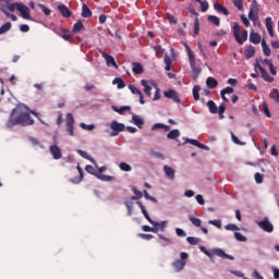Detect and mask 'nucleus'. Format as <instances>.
Returning a JSON list of instances; mask_svg holds the SVG:
<instances>
[{
	"label": "nucleus",
	"mask_w": 279,
	"mask_h": 279,
	"mask_svg": "<svg viewBox=\"0 0 279 279\" xmlns=\"http://www.w3.org/2000/svg\"><path fill=\"white\" fill-rule=\"evenodd\" d=\"M195 1H197V3L201 4V10H202V12H208V8H209L208 1H206V0H204V1H202V0H195Z\"/></svg>",
	"instance_id": "nucleus-45"
},
{
	"label": "nucleus",
	"mask_w": 279,
	"mask_h": 279,
	"mask_svg": "<svg viewBox=\"0 0 279 279\" xmlns=\"http://www.w3.org/2000/svg\"><path fill=\"white\" fill-rule=\"evenodd\" d=\"M142 230H143V232H154L155 234L158 233V229L156 227L151 228V227H149L147 225H144L142 227Z\"/></svg>",
	"instance_id": "nucleus-47"
},
{
	"label": "nucleus",
	"mask_w": 279,
	"mask_h": 279,
	"mask_svg": "<svg viewBox=\"0 0 279 279\" xmlns=\"http://www.w3.org/2000/svg\"><path fill=\"white\" fill-rule=\"evenodd\" d=\"M144 197H145V199H149L150 202H154V204H156L158 202V199H156V197L149 195L147 190H144Z\"/></svg>",
	"instance_id": "nucleus-58"
},
{
	"label": "nucleus",
	"mask_w": 279,
	"mask_h": 279,
	"mask_svg": "<svg viewBox=\"0 0 279 279\" xmlns=\"http://www.w3.org/2000/svg\"><path fill=\"white\" fill-rule=\"evenodd\" d=\"M199 90H202V87L199 85H195L193 87V97L195 101H199Z\"/></svg>",
	"instance_id": "nucleus-39"
},
{
	"label": "nucleus",
	"mask_w": 279,
	"mask_h": 279,
	"mask_svg": "<svg viewBox=\"0 0 279 279\" xmlns=\"http://www.w3.org/2000/svg\"><path fill=\"white\" fill-rule=\"evenodd\" d=\"M85 171L87 173H90V175H95L97 178V175H99V173L95 170V167H93L92 165H87L85 167Z\"/></svg>",
	"instance_id": "nucleus-42"
},
{
	"label": "nucleus",
	"mask_w": 279,
	"mask_h": 279,
	"mask_svg": "<svg viewBox=\"0 0 279 279\" xmlns=\"http://www.w3.org/2000/svg\"><path fill=\"white\" fill-rule=\"evenodd\" d=\"M179 136H180V130L178 129L171 130L167 134V138H169L170 141H175V138H179Z\"/></svg>",
	"instance_id": "nucleus-31"
},
{
	"label": "nucleus",
	"mask_w": 279,
	"mask_h": 279,
	"mask_svg": "<svg viewBox=\"0 0 279 279\" xmlns=\"http://www.w3.org/2000/svg\"><path fill=\"white\" fill-rule=\"evenodd\" d=\"M186 241L190 243V245H197V243H199V239L193 236H187Z\"/></svg>",
	"instance_id": "nucleus-57"
},
{
	"label": "nucleus",
	"mask_w": 279,
	"mask_h": 279,
	"mask_svg": "<svg viewBox=\"0 0 279 279\" xmlns=\"http://www.w3.org/2000/svg\"><path fill=\"white\" fill-rule=\"evenodd\" d=\"M167 19L169 21V23H171L172 25H175L178 23V20H175V16L171 15V14H167Z\"/></svg>",
	"instance_id": "nucleus-64"
},
{
	"label": "nucleus",
	"mask_w": 279,
	"mask_h": 279,
	"mask_svg": "<svg viewBox=\"0 0 279 279\" xmlns=\"http://www.w3.org/2000/svg\"><path fill=\"white\" fill-rule=\"evenodd\" d=\"M151 130H165V132H169V130H171V128L169 125H165L162 123H155L153 126H151Z\"/></svg>",
	"instance_id": "nucleus-37"
},
{
	"label": "nucleus",
	"mask_w": 279,
	"mask_h": 279,
	"mask_svg": "<svg viewBox=\"0 0 279 279\" xmlns=\"http://www.w3.org/2000/svg\"><path fill=\"white\" fill-rule=\"evenodd\" d=\"M254 56H256V48H254V46L246 47L244 50V58L250 60V58H254Z\"/></svg>",
	"instance_id": "nucleus-20"
},
{
	"label": "nucleus",
	"mask_w": 279,
	"mask_h": 279,
	"mask_svg": "<svg viewBox=\"0 0 279 279\" xmlns=\"http://www.w3.org/2000/svg\"><path fill=\"white\" fill-rule=\"evenodd\" d=\"M83 29L84 23H82V20H78L72 28V34H78V32H82Z\"/></svg>",
	"instance_id": "nucleus-28"
},
{
	"label": "nucleus",
	"mask_w": 279,
	"mask_h": 279,
	"mask_svg": "<svg viewBox=\"0 0 279 279\" xmlns=\"http://www.w3.org/2000/svg\"><path fill=\"white\" fill-rule=\"evenodd\" d=\"M158 236L159 239H161V241H163V243H161L162 247H167V245L173 244V241H171V239H168L162 234H158Z\"/></svg>",
	"instance_id": "nucleus-41"
},
{
	"label": "nucleus",
	"mask_w": 279,
	"mask_h": 279,
	"mask_svg": "<svg viewBox=\"0 0 279 279\" xmlns=\"http://www.w3.org/2000/svg\"><path fill=\"white\" fill-rule=\"evenodd\" d=\"M207 21L209 23H213V25H216V27H219V25H221V21L217 15H208Z\"/></svg>",
	"instance_id": "nucleus-32"
},
{
	"label": "nucleus",
	"mask_w": 279,
	"mask_h": 279,
	"mask_svg": "<svg viewBox=\"0 0 279 279\" xmlns=\"http://www.w3.org/2000/svg\"><path fill=\"white\" fill-rule=\"evenodd\" d=\"M214 10H216V12H220V14H223L225 16L230 15V11H228V8L223 7V4H219L218 2L214 3Z\"/></svg>",
	"instance_id": "nucleus-16"
},
{
	"label": "nucleus",
	"mask_w": 279,
	"mask_h": 279,
	"mask_svg": "<svg viewBox=\"0 0 279 279\" xmlns=\"http://www.w3.org/2000/svg\"><path fill=\"white\" fill-rule=\"evenodd\" d=\"M132 65V71L135 73V75H141V73H144L145 70L143 69V64L140 62H133Z\"/></svg>",
	"instance_id": "nucleus-24"
},
{
	"label": "nucleus",
	"mask_w": 279,
	"mask_h": 279,
	"mask_svg": "<svg viewBox=\"0 0 279 279\" xmlns=\"http://www.w3.org/2000/svg\"><path fill=\"white\" fill-rule=\"evenodd\" d=\"M132 120H133L134 125L140 128V130H143V125H145V121L143 120V118L134 114V116H132Z\"/></svg>",
	"instance_id": "nucleus-25"
},
{
	"label": "nucleus",
	"mask_w": 279,
	"mask_h": 279,
	"mask_svg": "<svg viewBox=\"0 0 279 279\" xmlns=\"http://www.w3.org/2000/svg\"><path fill=\"white\" fill-rule=\"evenodd\" d=\"M96 178H98V180H102V182H111L112 180V177L101 173L96 174Z\"/></svg>",
	"instance_id": "nucleus-48"
},
{
	"label": "nucleus",
	"mask_w": 279,
	"mask_h": 279,
	"mask_svg": "<svg viewBox=\"0 0 279 279\" xmlns=\"http://www.w3.org/2000/svg\"><path fill=\"white\" fill-rule=\"evenodd\" d=\"M120 169H121V171H132V166H130L129 163H125V162H121Z\"/></svg>",
	"instance_id": "nucleus-59"
},
{
	"label": "nucleus",
	"mask_w": 279,
	"mask_h": 279,
	"mask_svg": "<svg viewBox=\"0 0 279 279\" xmlns=\"http://www.w3.org/2000/svg\"><path fill=\"white\" fill-rule=\"evenodd\" d=\"M263 106V110H264V114L268 118V119H271V111H269V105H267L266 101H264L262 104Z\"/></svg>",
	"instance_id": "nucleus-43"
},
{
	"label": "nucleus",
	"mask_w": 279,
	"mask_h": 279,
	"mask_svg": "<svg viewBox=\"0 0 279 279\" xmlns=\"http://www.w3.org/2000/svg\"><path fill=\"white\" fill-rule=\"evenodd\" d=\"M250 40L253 43V45H259L260 44V35L258 33L251 32Z\"/></svg>",
	"instance_id": "nucleus-27"
},
{
	"label": "nucleus",
	"mask_w": 279,
	"mask_h": 279,
	"mask_svg": "<svg viewBox=\"0 0 279 279\" xmlns=\"http://www.w3.org/2000/svg\"><path fill=\"white\" fill-rule=\"evenodd\" d=\"M17 12L21 13L22 19H25L26 21H32V14H31L32 11L27 5L21 3Z\"/></svg>",
	"instance_id": "nucleus-7"
},
{
	"label": "nucleus",
	"mask_w": 279,
	"mask_h": 279,
	"mask_svg": "<svg viewBox=\"0 0 279 279\" xmlns=\"http://www.w3.org/2000/svg\"><path fill=\"white\" fill-rule=\"evenodd\" d=\"M256 68L258 69V71L260 72L262 74V78L265 81V82H274V77L271 75H269V72H267V70H265V68H263L260 64H256Z\"/></svg>",
	"instance_id": "nucleus-11"
},
{
	"label": "nucleus",
	"mask_w": 279,
	"mask_h": 279,
	"mask_svg": "<svg viewBox=\"0 0 279 279\" xmlns=\"http://www.w3.org/2000/svg\"><path fill=\"white\" fill-rule=\"evenodd\" d=\"M75 118H73V113L66 114L65 128L69 136H75Z\"/></svg>",
	"instance_id": "nucleus-4"
},
{
	"label": "nucleus",
	"mask_w": 279,
	"mask_h": 279,
	"mask_svg": "<svg viewBox=\"0 0 279 279\" xmlns=\"http://www.w3.org/2000/svg\"><path fill=\"white\" fill-rule=\"evenodd\" d=\"M208 223H209L210 226H215V228H218L219 230H221V220H217V219H215V220H209Z\"/></svg>",
	"instance_id": "nucleus-56"
},
{
	"label": "nucleus",
	"mask_w": 279,
	"mask_h": 279,
	"mask_svg": "<svg viewBox=\"0 0 279 279\" xmlns=\"http://www.w3.org/2000/svg\"><path fill=\"white\" fill-rule=\"evenodd\" d=\"M129 90H131L132 95H138L140 104H142V106L145 104V99L143 97V92H141V89H138L134 85H129Z\"/></svg>",
	"instance_id": "nucleus-14"
},
{
	"label": "nucleus",
	"mask_w": 279,
	"mask_h": 279,
	"mask_svg": "<svg viewBox=\"0 0 279 279\" xmlns=\"http://www.w3.org/2000/svg\"><path fill=\"white\" fill-rule=\"evenodd\" d=\"M207 107H208L209 112H210L211 114H217L218 108H217V105L215 104V101L209 100V101L207 102Z\"/></svg>",
	"instance_id": "nucleus-36"
},
{
	"label": "nucleus",
	"mask_w": 279,
	"mask_h": 279,
	"mask_svg": "<svg viewBox=\"0 0 279 279\" xmlns=\"http://www.w3.org/2000/svg\"><path fill=\"white\" fill-rule=\"evenodd\" d=\"M213 253L216 256H219L220 258H225V256H226V252H223V250H221V248H214Z\"/></svg>",
	"instance_id": "nucleus-52"
},
{
	"label": "nucleus",
	"mask_w": 279,
	"mask_h": 279,
	"mask_svg": "<svg viewBox=\"0 0 279 279\" xmlns=\"http://www.w3.org/2000/svg\"><path fill=\"white\" fill-rule=\"evenodd\" d=\"M82 16L83 19H90V16H93V11H90V8H88L86 3L82 5Z\"/></svg>",
	"instance_id": "nucleus-23"
},
{
	"label": "nucleus",
	"mask_w": 279,
	"mask_h": 279,
	"mask_svg": "<svg viewBox=\"0 0 279 279\" xmlns=\"http://www.w3.org/2000/svg\"><path fill=\"white\" fill-rule=\"evenodd\" d=\"M163 172L168 180H175V170L169 166H163Z\"/></svg>",
	"instance_id": "nucleus-18"
},
{
	"label": "nucleus",
	"mask_w": 279,
	"mask_h": 279,
	"mask_svg": "<svg viewBox=\"0 0 279 279\" xmlns=\"http://www.w3.org/2000/svg\"><path fill=\"white\" fill-rule=\"evenodd\" d=\"M234 236L236 239V241H241L242 243H245V241H247V238L243 234H241V232H235Z\"/></svg>",
	"instance_id": "nucleus-53"
},
{
	"label": "nucleus",
	"mask_w": 279,
	"mask_h": 279,
	"mask_svg": "<svg viewBox=\"0 0 279 279\" xmlns=\"http://www.w3.org/2000/svg\"><path fill=\"white\" fill-rule=\"evenodd\" d=\"M232 34L238 45H243L247 40V31L241 32V25L239 22H235L232 26Z\"/></svg>",
	"instance_id": "nucleus-2"
},
{
	"label": "nucleus",
	"mask_w": 279,
	"mask_h": 279,
	"mask_svg": "<svg viewBox=\"0 0 279 279\" xmlns=\"http://www.w3.org/2000/svg\"><path fill=\"white\" fill-rule=\"evenodd\" d=\"M218 114L220 117V119H223V112H226V105L221 104L218 108Z\"/></svg>",
	"instance_id": "nucleus-60"
},
{
	"label": "nucleus",
	"mask_w": 279,
	"mask_h": 279,
	"mask_svg": "<svg viewBox=\"0 0 279 279\" xmlns=\"http://www.w3.org/2000/svg\"><path fill=\"white\" fill-rule=\"evenodd\" d=\"M58 10H59L60 14L62 16H64V19H70V16L73 14V12H71L69 10V8L66 5H64V4H59L58 5Z\"/></svg>",
	"instance_id": "nucleus-15"
},
{
	"label": "nucleus",
	"mask_w": 279,
	"mask_h": 279,
	"mask_svg": "<svg viewBox=\"0 0 279 279\" xmlns=\"http://www.w3.org/2000/svg\"><path fill=\"white\" fill-rule=\"evenodd\" d=\"M206 84L208 88H217V86H219V82H217V78L213 76L207 77Z\"/></svg>",
	"instance_id": "nucleus-26"
},
{
	"label": "nucleus",
	"mask_w": 279,
	"mask_h": 279,
	"mask_svg": "<svg viewBox=\"0 0 279 279\" xmlns=\"http://www.w3.org/2000/svg\"><path fill=\"white\" fill-rule=\"evenodd\" d=\"M172 267H174L177 272H180L182 269H184V267H186V262L183 259H178L172 264Z\"/></svg>",
	"instance_id": "nucleus-21"
},
{
	"label": "nucleus",
	"mask_w": 279,
	"mask_h": 279,
	"mask_svg": "<svg viewBox=\"0 0 279 279\" xmlns=\"http://www.w3.org/2000/svg\"><path fill=\"white\" fill-rule=\"evenodd\" d=\"M0 10L8 19H11V21H19V17H16V15L8 12V9H5V4L0 3Z\"/></svg>",
	"instance_id": "nucleus-22"
},
{
	"label": "nucleus",
	"mask_w": 279,
	"mask_h": 279,
	"mask_svg": "<svg viewBox=\"0 0 279 279\" xmlns=\"http://www.w3.org/2000/svg\"><path fill=\"white\" fill-rule=\"evenodd\" d=\"M49 151L53 158V160H60V158H62V150L59 148L58 145H51L49 147Z\"/></svg>",
	"instance_id": "nucleus-10"
},
{
	"label": "nucleus",
	"mask_w": 279,
	"mask_h": 279,
	"mask_svg": "<svg viewBox=\"0 0 279 279\" xmlns=\"http://www.w3.org/2000/svg\"><path fill=\"white\" fill-rule=\"evenodd\" d=\"M101 56L106 60L107 66H113L114 69L119 68V65H117V61H114V57H112L106 52H101Z\"/></svg>",
	"instance_id": "nucleus-13"
},
{
	"label": "nucleus",
	"mask_w": 279,
	"mask_h": 279,
	"mask_svg": "<svg viewBox=\"0 0 279 279\" xmlns=\"http://www.w3.org/2000/svg\"><path fill=\"white\" fill-rule=\"evenodd\" d=\"M40 117V113L35 110L29 109L26 105H17L10 113L9 120L5 123V126L9 130H12L15 125H21L22 128H27L29 125H34V119L32 116Z\"/></svg>",
	"instance_id": "nucleus-1"
},
{
	"label": "nucleus",
	"mask_w": 279,
	"mask_h": 279,
	"mask_svg": "<svg viewBox=\"0 0 279 279\" xmlns=\"http://www.w3.org/2000/svg\"><path fill=\"white\" fill-rule=\"evenodd\" d=\"M156 92L153 98V101H158V99H160L161 95H160V87L157 84H154Z\"/></svg>",
	"instance_id": "nucleus-49"
},
{
	"label": "nucleus",
	"mask_w": 279,
	"mask_h": 279,
	"mask_svg": "<svg viewBox=\"0 0 279 279\" xmlns=\"http://www.w3.org/2000/svg\"><path fill=\"white\" fill-rule=\"evenodd\" d=\"M3 2V5L5 7V10L9 12H14L15 10L19 11V8L21 7V2H12L14 0H0Z\"/></svg>",
	"instance_id": "nucleus-8"
},
{
	"label": "nucleus",
	"mask_w": 279,
	"mask_h": 279,
	"mask_svg": "<svg viewBox=\"0 0 279 279\" xmlns=\"http://www.w3.org/2000/svg\"><path fill=\"white\" fill-rule=\"evenodd\" d=\"M142 86L144 87V93L147 97H151V86L147 83L146 80L141 81Z\"/></svg>",
	"instance_id": "nucleus-29"
},
{
	"label": "nucleus",
	"mask_w": 279,
	"mask_h": 279,
	"mask_svg": "<svg viewBox=\"0 0 279 279\" xmlns=\"http://www.w3.org/2000/svg\"><path fill=\"white\" fill-rule=\"evenodd\" d=\"M80 126L82 128V130H87L88 132H92V130H95V124H86L82 122Z\"/></svg>",
	"instance_id": "nucleus-51"
},
{
	"label": "nucleus",
	"mask_w": 279,
	"mask_h": 279,
	"mask_svg": "<svg viewBox=\"0 0 279 279\" xmlns=\"http://www.w3.org/2000/svg\"><path fill=\"white\" fill-rule=\"evenodd\" d=\"M112 109L114 110V112H118L119 114H123L124 110H130V107H122V108H118V107H112Z\"/></svg>",
	"instance_id": "nucleus-62"
},
{
	"label": "nucleus",
	"mask_w": 279,
	"mask_h": 279,
	"mask_svg": "<svg viewBox=\"0 0 279 279\" xmlns=\"http://www.w3.org/2000/svg\"><path fill=\"white\" fill-rule=\"evenodd\" d=\"M163 96L167 99H172V101H174V104H181V101H182L180 99V96H178V92H175L173 89H169V90L163 92Z\"/></svg>",
	"instance_id": "nucleus-9"
},
{
	"label": "nucleus",
	"mask_w": 279,
	"mask_h": 279,
	"mask_svg": "<svg viewBox=\"0 0 279 279\" xmlns=\"http://www.w3.org/2000/svg\"><path fill=\"white\" fill-rule=\"evenodd\" d=\"M153 226H154V228L157 229V232H158V230H160V232H165V228H167V220H163L161 222H156L155 221L153 223Z\"/></svg>",
	"instance_id": "nucleus-33"
},
{
	"label": "nucleus",
	"mask_w": 279,
	"mask_h": 279,
	"mask_svg": "<svg viewBox=\"0 0 279 279\" xmlns=\"http://www.w3.org/2000/svg\"><path fill=\"white\" fill-rule=\"evenodd\" d=\"M263 178H265L264 174H262L260 172H256L255 173V182H256V184H263Z\"/></svg>",
	"instance_id": "nucleus-55"
},
{
	"label": "nucleus",
	"mask_w": 279,
	"mask_h": 279,
	"mask_svg": "<svg viewBox=\"0 0 279 279\" xmlns=\"http://www.w3.org/2000/svg\"><path fill=\"white\" fill-rule=\"evenodd\" d=\"M184 47H185L187 56H189L190 66H191V69H195V53L193 52V50L191 49V46H189V44H184Z\"/></svg>",
	"instance_id": "nucleus-12"
},
{
	"label": "nucleus",
	"mask_w": 279,
	"mask_h": 279,
	"mask_svg": "<svg viewBox=\"0 0 279 279\" xmlns=\"http://www.w3.org/2000/svg\"><path fill=\"white\" fill-rule=\"evenodd\" d=\"M225 230H229L231 232H236V230H239V227L236 225L229 223V225L225 226Z\"/></svg>",
	"instance_id": "nucleus-54"
},
{
	"label": "nucleus",
	"mask_w": 279,
	"mask_h": 279,
	"mask_svg": "<svg viewBox=\"0 0 279 279\" xmlns=\"http://www.w3.org/2000/svg\"><path fill=\"white\" fill-rule=\"evenodd\" d=\"M59 35L61 36V38H63V40H71L72 38L71 31L65 28H61Z\"/></svg>",
	"instance_id": "nucleus-30"
},
{
	"label": "nucleus",
	"mask_w": 279,
	"mask_h": 279,
	"mask_svg": "<svg viewBox=\"0 0 279 279\" xmlns=\"http://www.w3.org/2000/svg\"><path fill=\"white\" fill-rule=\"evenodd\" d=\"M265 25H266V29H271L274 27L271 17H266Z\"/></svg>",
	"instance_id": "nucleus-63"
},
{
	"label": "nucleus",
	"mask_w": 279,
	"mask_h": 279,
	"mask_svg": "<svg viewBox=\"0 0 279 279\" xmlns=\"http://www.w3.org/2000/svg\"><path fill=\"white\" fill-rule=\"evenodd\" d=\"M248 19L250 21H253V23L256 25H260V21H258V2L256 0H252L250 11H248Z\"/></svg>",
	"instance_id": "nucleus-3"
},
{
	"label": "nucleus",
	"mask_w": 279,
	"mask_h": 279,
	"mask_svg": "<svg viewBox=\"0 0 279 279\" xmlns=\"http://www.w3.org/2000/svg\"><path fill=\"white\" fill-rule=\"evenodd\" d=\"M256 223H257L258 228L264 230V232H268V233L274 232V223H271V221H269L268 217H265L263 220L257 221Z\"/></svg>",
	"instance_id": "nucleus-5"
},
{
	"label": "nucleus",
	"mask_w": 279,
	"mask_h": 279,
	"mask_svg": "<svg viewBox=\"0 0 279 279\" xmlns=\"http://www.w3.org/2000/svg\"><path fill=\"white\" fill-rule=\"evenodd\" d=\"M262 48L264 51V56L269 58V56H271V49H269V46L267 45V41L265 39L262 40Z\"/></svg>",
	"instance_id": "nucleus-34"
},
{
	"label": "nucleus",
	"mask_w": 279,
	"mask_h": 279,
	"mask_svg": "<svg viewBox=\"0 0 279 279\" xmlns=\"http://www.w3.org/2000/svg\"><path fill=\"white\" fill-rule=\"evenodd\" d=\"M10 29H12V23H11V22L4 23V24L0 27V35L8 34V32H10Z\"/></svg>",
	"instance_id": "nucleus-35"
},
{
	"label": "nucleus",
	"mask_w": 279,
	"mask_h": 279,
	"mask_svg": "<svg viewBox=\"0 0 279 279\" xmlns=\"http://www.w3.org/2000/svg\"><path fill=\"white\" fill-rule=\"evenodd\" d=\"M77 154L80 156H82V158H85V160H89V162H93V165H95L96 168H99V166L97 165V161H95V159L93 158V156L88 155V153L82 150V149H78L77 150Z\"/></svg>",
	"instance_id": "nucleus-17"
},
{
	"label": "nucleus",
	"mask_w": 279,
	"mask_h": 279,
	"mask_svg": "<svg viewBox=\"0 0 279 279\" xmlns=\"http://www.w3.org/2000/svg\"><path fill=\"white\" fill-rule=\"evenodd\" d=\"M112 84H117V86H118L119 89L125 88V82H123V78H121V77H116V78L112 81Z\"/></svg>",
	"instance_id": "nucleus-40"
},
{
	"label": "nucleus",
	"mask_w": 279,
	"mask_h": 279,
	"mask_svg": "<svg viewBox=\"0 0 279 279\" xmlns=\"http://www.w3.org/2000/svg\"><path fill=\"white\" fill-rule=\"evenodd\" d=\"M270 97L276 101V104H279V92L276 88H272L270 90Z\"/></svg>",
	"instance_id": "nucleus-44"
},
{
	"label": "nucleus",
	"mask_w": 279,
	"mask_h": 279,
	"mask_svg": "<svg viewBox=\"0 0 279 279\" xmlns=\"http://www.w3.org/2000/svg\"><path fill=\"white\" fill-rule=\"evenodd\" d=\"M194 34L195 36L199 35V17L194 20Z\"/></svg>",
	"instance_id": "nucleus-50"
},
{
	"label": "nucleus",
	"mask_w": 279,
	"mask_h": 279,
	"mask_svg": "<svg viewBox=\"0 0 279 279\" xmlns=\"http://www.w3.org/2000/svg\"><path fill=\"white\" fill-rule=\"evenodd\" d=\"M132 191L135 196H132L131 199L136 201V199H141V197H143V192L138 191L136 187H133Z\"/></svg>",
	"instance_id": "nucleus-46"
},
{
	"label": "nucleus",
	"mask_w": 279,
	"mask_h": 279,
	"mask_svg": "<svg viewBox=\"0 0 279 279\" xmlns=\"http://www.w3.org/2000/svg\"><path fill=\"white\" fill-rule=\"evenodd\" d=\"M189 220L195 226V228H202V219L189 216Z\"/></svg>",
	"instance_id": "nucleus-38"
},
{
	"label": "nucleus",
	"mask_w": 279,
	"mask_h": 279,
	"mask_svg": "<svg viewBox=\"0 0 279 279\" xmlns=\"http://www.w3.org/2000/svg\"><path fill=\"white\" fill-rule=\"evenodd\" d=\"M136 204H137V206L141 208L142 214L144 215L145 219H147L148 222H149L151 226H154V222H155V221L151 219V217H149V214L147 213V209L145 208V205H143V203H141V202H137Z\"/></svg>",
	"instance_id": "nucleus-19"
},
{
	"label": "nucleus",
	"mask_w": 279,
	"mask_h": 279,
	"mask_svg": "<svg viewBox=\"0 0 279 279\" xmlns=\"http://www.w3.org/2000/svg\"><path fill=\"white\" fill-rule=\"evenodd\" d=\"M233 5L238 8V10H243V0H233Z\"/></svg>",
	"instance_id": "nucleus-61"
},
{
	"label": "nucleus",
	"mask_w": 279,
	"mask_h": 279,
	"mask_svg": "<svg viewBox=\"0 0 279 279\" xmlns=\"http://www.w3.org/2000/svg\"><path fill=\"white\" fill-rule=\"evenodd\" d=\"M110 129L113 131L110 133V136H119V133L125 130V124L119 123L117 120H114L111 122Z\"/></svg>",
	"instance_id": "nucleus-6"
}]
</instances>
